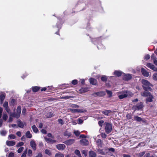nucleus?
<instances>
[{"instance_id": "e2e57ef3", "label": "nucleus", "mask_w": 157, "mask_h": 157, "mask_svg": "<svg viewBox=\"0 0 157 157\" xmlns=\"http://www.w3.org/2000/svg\"><path fill=\"white\" fill-rule=\"evenodd\" d=\"M150 58V56L149 55H147L144 57L145 59H147H147H149Z\"/></svg>"}, {"instance_id": "4468645a", "label": "nucleus", "mask_w": 157, "mask_h": 157, "mask_svg": "<svg viewBox=\"0 0 157 157\" xmlns=\"http://www.w3.org/2000/svg\"><path fill=\"white\" fill-rule=\"evenodd\" d=\"M80 143L83 145H87L89 144V142L85 139H83L80 141Z\"/></svg>"}, {"instance_id": "f704fd0d", "label": "nucleus", "mask_w": 157, "mask_h": 157, "mask_svg": "<svg viewBox=\"0 0 157 157\" xmlns=\"http://www.w3.org/2000/svg\"><path fill=\"white\" fill-rule=\"evenodd\" d=\"M134 119L135 120L138 121H140L142 120L141 118L137 116H135Z\"/></svg>"}, {"instance_id": "79ce46f5", "label": "nucleus", "mask_w": 157, "mask_h": 157, "mask_svg": "<svg viewBox=\"0 0 157 157\" xmlns=\"http://www.w3.org/2000/svg\"><path fill=\"white\" fill-rule=\"evenodd\" d=\"M69 106L72 108H78V105L75 104H70L69 105Z\"/></svg>"}, {"instance_id": "cd10ccee", "label": "nucleus", "mask_w": 157, "mask_h": 157, "mask_svg": "<svg viewBox=\"0 0 157 157\" xmlns=\"http://www.w3.org/2000/svg\"><path fill=\"white\" fill-rule=\"evenodd\" d=\"M25 135L27 138H31L32 137V135L30 133L29 131H27L26 132Z\"/></svg>"}, {"instance_id": "393cba45", "label": "nucleus", "mask_w": 157, "mask_h": 157, "mask_svg": "<svg viewBox=\"0 0 157 157\" xmlns=\"http://www.w3.org/2000/svg\"><path fill=\"white\" fill-rule=\"evenodd\" d=\"M150 94L149 92L147 91H145L144 92H142L141 94V95L144 97L148 96Z\"/></svg>"}, {"instance_id": "1a4fd4ad", "label": "nucleus", "mask_w": 157, "mask_h": 157, "mask_svg": "<svg viewBox=\"0 0 157 157\" xmlns=\"http://www.w3.org/2000/svg\"><path fill=\"white\" fill-rule=\"evenodd\" d=\"M66 146L64 144H59L56 145V147L60 151L63 150L65 148Z\"/></svg>"}, {"instance_id": "f03ea898", "label": "nucleus", "mask_w": 157, "mask_h": 157, "mask_svg": "<svg viewBox=\"0 0 157 157\" xmlns=\"http://www.w3.org/2000/svg\"><path fill=\"white\" fill-rule=\"evenodd\" d=\"M142 83L143 84V87L145 90L150 89V86H152L151 84L147 80L143 79Z\"/></svg>"}, {"instance_id": "aec40b11", "label": "nucleus", "mask_w": 157, "mask_h": 157, "mask_svg": "<svg viewBox=\"0 0 157 157\" xmlns=\"http://www.w3.org/2000/svg\"><path fill=\"white\" fill-rule=\"evenodd\" d=\"M148 97L146 99V102H151L152 101V99L153 98V97L151 94H150Z\"/></svg>"}, {"instance_id": "b1692460", "label": "nucleus", "mask_w": 157, "mask_h": 157, "mask_svg": "<svg viewBox=\"0 0 157 157\" xmlns=\"http://www.w3.org/2000/svg\"><path fill=\"white\" fill-rule=\"evenodd\" d=\"M32 129L33 131L36 133L38 132V129L36 127L35 125H34L32 127Z\"/></svg>"}, {"instance_id": "8fccbe9b", "label": "nucleus", "mask_w": 157, "mask_h": 157, "mask_svg": "<svg viewBox=\"0 0 157 157\" xmlns=\"http://www.w3.org/2000/svg\"><path fill=\"white\" fill-rule=\"evenodd\" d=\"M98 152L99 153H100V154H101L102 155H105V152H104L102 150H101V149H99V150H98Z\"/></svg>"}, {"instance_id": "58836bf2", "label": "nucleus", "mask_w": 157, "mask_h": 157, "mask_svg": "<svg viewBox=\"0 0 157 157\" xmlns=\"http://www.w3.org/2000/svg\"><path fill=\"white\" fill-rule=\"evenodd\" d=\"M0 133L2 136H5L7 133V132L5 130H2L0 131Z\"/></svg>"}, {"instance_id": "7c9ffc66", "label": "nucleus", "mask_w": 157, "mask_h": 157, "mask_svg": "<svg viewBox=\"0 0 157 157\" xmlns=\"http://www.w3.org/2000/svg\"><path fill=\"white\" fill-rule=\"evenodd\" d=\"M55 157H64V155L60 152H59L56 154Z\"/></svg>"}, {"instance_id": "5fc2aeb1", "label": "nucleus", "mask_w": 157, "mask_h": 157, "mask_svg": "<svg viewBox=\"0 0 157 157\" xmlns=\"http://www.w3.org/2000/svg\"><path fill=\"white\" fill-rule=\"evenodd\" d=\"M97 143L98 146L100 145L101 144V140L100 139L98 140L97 141Z\"/></svg>"}, {"instance_id": "69168bd1", "label": "nucleus", "mask_w": 157, "mask_h": 157, "mask_svg": "<svg viewBox=\"0 0 157 157\" xmlns=\"http://www.w3.org/2000/svg\"><path fill=\"white\" fill-rule=\"evenodd\" d=\"M101 137L104 138H105L106 137V135L105 134V133H102L101 134Z\"/></svg>"}, {"instance_id": "774afa93", "label": "nucleus", "mask_w": 157, "mask_h": 157, "mask_svg": "<svg viewBox=\"0 0 157 157\" xmlns=\"http://www.w3.org/2000/svg\"><path fill=\"white\" fill-rule=\"evenodd\" d=\"M14 156V153H13L11 152L10 153L8 157H13Z\"/></svg>"}, {"instance_id": "423d86ee", "label": "nucleus", "mask_w": 157, "mask_h": 157, "mask_svg": "<svg viewBox=\"0 0 157 157\" xmlns=\"http://www.w3.org/2000/svg\"><path fill=\"white\" fill-rule=\"evenodd\" d=\"M147 66L148 67L152 70L155 71H157V67H155L151 63H148L147 64Z\"/></svg>"}, {"instance_id": "bb28decb", "label": "nucleus", "mask_w": 157, "mask_h": 157, "mask_svg": "<svg viewBox=\"0 0 157 157\" xmlns=\"http://www.w3.org/2000/svg\"><path fill=\"white\" fill-rule=\"evenodd\" d=\"M111 112L110 110H106L102 111V113L105 115H108Z\"/></svg>"}, {"instance_id": "20e7f679", "label": "nucleus", "mask_w": 157, "mask_h": 157, "mask_svg": "<svg viewBox=\"0 0 157 157\" xmlns=\"http://www.w3.org/2000/svg\"><path fill=\"white\" fill-rule=\"evenodd\" d=\"M143 107V103L142 102H140L137 104L136 105H134L132 107V109L135 110H139L141 109Z\"/></svg>"}, {"instance_id": "dca6fc26", "label": "nucleus", "mask_w": 157, "mask_h": 157, "mask_svg": "<svg viewBox=\"0 0 157 157\" xmlns=\"http://www.w3.org/2000/svg\"><path fill=\"white\" fill-rule=\"evenodd\" d=\"M44 138L45 141L48 143H53L56 142L55 140H52L50 138H48L45 137H44Z\"/></svg>"}, {"instance_id": "338daca9", "label": "nucleus", "mask_w": 157, "mask_h": 157, "mask_svg": "<svg viewBox=\"0 0 157 157\" xmlns=\"http://www.w3.org/2000/svg\"><path fill=\"white\" fill-rule=\"evenodd\" d=\"M103 123L104 121H100L98 122V124L100 126H102Z\"/></svg>"}, {"instance_id": "f257e3e1", "label": "nucleus", "mask_w": 157, "mask_h": 157, "mask_svg": "<svg viewBox=\"0 0 157 157\" xmlns=\"http://www.w3.org/2000/svg\"><path fill=\"white\" fill-rule=\"evenodd\" d=\"M118 97L120 99H122L128 96H132L133 94L130 91H124L117 93Z\"/></svg>"}, {"instance_id": "c85d7f7f", "label": "nucleus", "mask_w": 157, "mask_h": 157, "mask_svg": "<svg viewBox=\"0 0 157 157\" xmlns=\"http://www.w3.org/2000/svg\"><path fill=\"white\" fill-rule=\"evenodd\" d=\"M5 98V95L4 94H2L0 96V99L1 100V103L2 104L3 102V100Z\"/></svg>"}, {"instance_id": "c756f323", "label": "nucleus", "mask_w": 157, "mask_h": 157, "mask_svg": "<svg viewBox=\"0 0 157 157\" xmlns=\"http://www.w3.org/2000/svg\"><path fill=\"white\" fill-rule=\"evenodd\" d=\"M40 89V87L38 86H34L33 87L32 90L33 91L36 92L37 91Z\"/></svg>"}, {"instance_id": "c9c22d12", "label": "nucleus", "mask_w": 157, "mask_h": 157, "mask_svg": "<svg viewBox=\"0 0 157 157\" xmlns=\"http://www.w3.org/2000/svg\"><path fill=\"white\" fill-rule=\"evenodd\" d=\"M107 79V76L105 75H103L101 77V80L103 81H106Z\"/></svg>"}, {"instance_id": "f3484780", "label": "nucleus", "mask_w": 157, "mask_h": 157, "mask_svg": "<svg viewBox=\"0 0 157 157\" xmlns=\"http://www.w3.org/2000/svg\"><path fill=\"white\" fill-rule=\"evenodd\" d=\"M6 144L8 146H11L15 145V142L12 141H7L6 142Z\"/></svg>"}, {"instance_id": "7ed1b4c3", "label": "nucleus", "mask_w": 157, "mask_h": 157, "mask_svg": "<svg viewBox=\"0 0 157 157\" xmlns=\"http://www.w3.org/2000/svg\"><path fill=\"white\" fill-rule=\"evenodd\" d=\"M105 132L107 133H109L112 130V124L109 123H105Z\"/></svg>"}, {"instance_id": "ea45409f", "label": "nucleus", "mask_w": 157, "mask_h": 157, "mask_svg": "<svg viewBox=\"0 0 157 157\" xmlns=\"http://www.w3.org/2000/svg\"><path fill=\"white\" fill-rule=\"evenodd\" d=\"M106 91L108 94L109 95V97H110L112 96V93L111 91L106 90Z\"/></svg>"}, {"instance_id": "37998d69", "label": "nucleus", "mask_w": 157, "mask_h": 157, "mask_svg": "<svg viewBox=\"0 0 157 157\" xmlns=\"http://www.w3.org/2000/svg\"><path fill=\"white\" fill-rule=\"evenodd\" d=\"M3 106L5 109L8 107V102L7 101H5L3 104Z\"/></svg>"}, {"instance_id": "f8f14e48", "label": "nucleus", "mask_w": 157, "mask_h": 157, "mask_svg": "<svg viewBox=\"0 0 157 157\" xmlns=\"http://www.w3.org/2000/svg\"><path fill=\"white\" fill-rule=\"evenodd\" d=\"M132 78V76L130 74H124V75L123 79L125 80H130Z\"/></svg>"}, {"instance_id": "603ef678", "label": "nucleus", "mask_w": 157, "mask_h": 157, "mask_svg": "<svg viewBox=\"0 0 157 157\" xmlns=\"http://www.w3.org/2000/svg\"><path fill=\"white\" fill-rule=\"evenodd\" d=\"M74 134H75V135L77 136H78L80 134V132L78 131H75L74 132Z\"/></svg>"}, {"instance_id": "4be33fe9", "label": "nucleus", "mask_w": 157, "mask_h": 157, "mask_svg": "<svg viewBox=\"0 0 157 157\" xmlns=\"http://www.w3.org/2000/svg\"><path fill=\"white\" fill-rule=\"evenodd\" d=\"M96 154L95 152L92 151L89 152V157H95Z\"/></svg>"}, {"instance_id": "09e8293b", "label": "nucleus", "mask_w": 157, "mask_h": 157, "mask_svg": "<svg viewBox=\"0 0 157 157\" xmlns=\"http://www.w3.org/2000/svg\"><path fill=\"white\" fill-rule=\"evenodd\" d=\"M24 148L23 147H20L17 150V152L18 153H21L23 150Z\"/></svg>"}, {"instance_id": "3c124183", "label": "nucleus", "mask_w": 157, "mask_h": 157, "mask_svg": "<svg viewBox=\"0 0 157 157\" xmlns=\"http://www.w3.org/2000/svg\"><path fill=\"white\" fill-rule=\"evenodd\" d=\"M71 83L73 85H75L77 84L78 81L77 80L75 79L74 80L72 81Z\"/></svg>"}, {"instance_id": "39448f33", "label": "nucleus", "mask_w": 157, "mask_h": 157, "mask_svg": "<svg viewBox=\"0 0 157 157\" xmlns=\"http://www.w3.org/2000/svg\"><path fill=\"white\" fill-rule=\"evenodd\" d=\"M21 111V107L20 106H18L17 109V113H15V116H14L15 118H18L19 117Z\"/></svg>"}, {"instance_id": "2f4dec72", "label": "nucleus", "mask_w": 157, "mask_h": 157, "mask_svg": "<svg viewBox=\"0 0 157 157\" xmlns=\"http://www.w3.org/2000/svg\"><path fill=\"white\" fill-rule=\"evenodd\" d=\"M75 153L76 155H78V157H82L81 155L80 151L78 150H75Z\"/></svg>"}, {"instance_id": "473e14b6", "label": "nucleus", "mask_w": 157, "mask_h": 157, "mask_svg": "<svg viewBox=\"0 0 157 157\" xmlns=\"http://www.w3.org/2000/svg\"><path fill=\"white\" fill-rule=\"evenodd\" d=\"M8 139H15L16 136L14 134H10L9 135L8 137Z\"/></svg>"}, {"instance_id": "680f3d73", "label": "nucleus", "mask_w": 157, "mask_h": 157, "mask_svg": "<svg viewBox=\"0 0 157 157\" xmlns=\"http://www.w3.org/2000/svg\"><path fill=\"white\" fill-rule=\"evenodd\" d=\"M151 58L152 59H153V61H154L155 60V59H156V57L155 56V55L154 54H153L151 56Z\"/></svg>"}, {"instance_id": "864d4df0", "label": "nucleus", "mask_w": 157, "mask_h": 157, "mask_svg": "<svg viewBox=\"0 0 157 157\" xmlns=\"http://www.w3.org/2000/svg\"><path fill=\"white\" fill-rule=\"evenodd\" d=\"M32 151L31 150L29 149L28 150V155L29 156H30L32 155Z\"/></svg>"}, {"instance_id": "a878e982", "label": "nucleus", "mask_w": 157, "mask_h": 157, "mask_svg": "<svg viewBox=\"0 0 157 157\" xmlns=\"http://www.w3.org/2000/svg\"><path fill=\"white\" fill-rule=\"evenodd\" d=\"M17 124L19 127L21 128H23L24 127V124L21 121H19L17 122Z\"/></svg>"}, {"instance_id": "0e129e2a", "label": "nucleus", "mask_w": 157, "mask_h": 157, "mask_svg": "<svg viewBox=\"0 0 157 157\" xmlns=\"http://www.w3.org/2000/svg\"><path fill=\"white\" fill-rule=\"evenodd\" d=\"M82 153L85 156H86L87 155V152L85 150H82Z\"/></svg>"}, {"instance_id": "a18cd8bd", "label": "nucleus", "mask_w": 157, "mask_h": 157, "mask_svg": "<svg viewBox=\"0 0 157 157\" xmlns=\"http://www.w3.org/2000/svg\"><path fill=\"white\" fill-rule=\"evenodd\" d=\"M52 87L50 88V87H44L41 89V91H45L47 89H52Z\"/></svg>"}, {"instance_id": "a211bd4d", "label": "nucleus", "mask_w": 157, "mask_h": 157, "mask_svg": "<svg viewBox=\"0 0 157 157\" xmlns=\"http://www.w3.org/2000/svg\"><path fill=\"white\" fill-rule=\"evenodd\" d=\"M9 117L8 120V122H11L13 121V118L12 117H15V113H10V114L9 115Z\"/></svg>"}, {"instance_id": "ddd939ff", "label": "nucleus", "mask_w": 157, "mask_h": 157, "mask_svg": "<svg viewBox=\"0 0 157 157\" xmlns=\"http://www.w3.org/2000/svg\"><path fill=\"white\" fill-rule=\"evenodd\" d=\"M63 135L66 136H70L71 135V132L69 129L66 130L63 132Z\"/></svg>"}, {"instance_id": "6e6552de", "label": "nucleus", "mask_w": 157, "mask_h": 157, "mask_svg": "<svg viewBox=\"0 0 157 157\" xmlns=\"http://www.w3.org/2000/svg\"><path fill=\"white\" fill-rule=\"evenodd\" d=\"M105 94V93L104 91H100L97 92H95L92 94V95L94 97L97 96H102Z\"/></svg>"}, {"instance_id": "052dcab7", "label": "nucleus", "mask_w": 157, "mask_h": 157, "mask_svg": "<svg viewBox=\"0 0 157 157\" xmlns=\"http://www.w3.org/2000/svg\"><path fill=\"white\" fill-rule=\"evenodd\" d=\"M26 112V109L25 108H23L22 109V114H23V115H25Z\"/></svg>"}, {"instance_id": "9d476101", "label": "nucleus", "mask_w": 157, "mask_h": 157, "mask_svg": "<svg viewBox=\"0 0 157 157\" xmlns=\"http://www.w3.org/2000/svg\"><path fill=\"white\" fill-rule=\"evenodd\" d=\"M74 142V140L73 139H69L65 141L63 143L67 145H70Z\"/></svg>"}, {"instance_id": "c03bdc74", "label": "nucleus", "mask_w": 157, "mask_h": 157, "mask_svg": "<svg viewBox=\"0 0 157 157\" xmlns=\"http://www.w3.org/2000/svg\"><path fill=\"white\" fill-rule=\"evenodd\" d=\"M27 148L26 149L25 151H24V152L22 154V155H21V157H26V155L27 153Z\"/></svg>"}, {"instance_id": "72a5a7b5", "label": "nucleus", "mask_w": 157, "mask_h": 157, "mask_svg": "<svg viewBox=\"0 0 157 157\" xmlns=\"http://www.w3.org/2000/svg\"><path fill=\"white\" fill-rule=\"evenodd\" d=\"M53 113L52 112H49L46 115V116L47 117H51L54 116Z\"/></svg>"}, {"instance_id": "6e6d98bb", "label": "nucleus", "mask_w": 157, "mask_h": 157, "mask_svg": "<svg viewBox=\"0 0 157 157\" xmlns=\"http://www.w3.org/2000/svg\"><path fill=\"white\" fill-rule=\"evenodd\" d=\"M24 144V143L23 142H20V143H18L17 145V147H20V146H22Z\"/></svg>"}, {"instance_id": "6ab92c4d", "label": "nucleus", "mask_w": 157, "mask_h": 157, "mask_svg": "<svg viewBox=\"0 0 157 157\" xmlns=\"http://www.w3.org/2000/svg\"><path fill=\"white\" fill-rule=\"evenodd\" d=\"M114 75H116L117 76H121L122 74H124L122 73L121 71H115L114 73Z\"/></svg>"}, {"instance_id": "de8ad7c7", "label": "nucleus", "mask_w": 157, "mask_h": 157, "mask_svg": "<svg viewBox=\"0 0 157 157\" xmlns=\"http://www.w3.org/2000/svg\"><path fill=\"white\" fill-rule=\"evenodd\" d=\"M9 127H11L14 128H17V125L15 124H9Z\"/></svg>"}, {"instance_id": "bf43d9fd", "label": "nucleus", "mask_w": 157, "mask_h": 157, "mask_svg": "<svg viewBox=\"0 0 157 157\" xmlns=\"http://www.w3.org/2000/svg\"><path fill=\"white\" fill-rule=\"evenodd\" d=\"M43 155L40 152H39L38 153L37 155H36L35 157H42Z\"/></svg>"}, {"instance_id": "412c9836", "label": "nucleus", "mask_w": 157, "mask_h": 157, "mask_svg": "<svg viewBox=\"0 0 157 157\" xmlns=\"http://www.w3.org/2000/svg\"><path fill=\"white\" fill-rule=\"evenodd\" d=\"M90 83L92 85H96L97 84V80L94 78H90Z\"/></svg>"}, {"instance_id": "9b49d317", "label": "nucleus", "mask_w": 157, "mask_h": 157, "mask_svg": "<svg viewBox=\"0 0 157 157\" xmlns=\"http://www.w3.org/2000/svg\"><path fill=\"white\" fill-rule=\"evenodd\" d=\"M141 72L142 75L145 77H148L149 76V73L144 68H142Z\"/></svg>"}, {"instance_id": "2eb2a0df", "label": "nucleus", "mask_w": 157, "mask_h": 157, "mask_svg": "<svg viewBox=\"0 0 157 157\" xmlns=\"http://www.w3.org/2000/svg\"><path fill=\"white\" fill-rule=\"evenodd\" d=\"M30 145L32 148L34 150L36 148V144L34 140H32L30 142Z\"/></svg>"}, {"instance_id": "4d7b16f0", "label": "nucleus", "mask_w": 157, "mask_h": 157, "mask_svg": "<svg viewBox=\"0 0 157 157\" xmlns=\"http://www.w3.org/2000/svg\"><path fill=\"white\" fill-rule=\"evenodd\" d=\"M98 48L99 49H102L104 48L102 44H98L97 46Z\"/></svg>"}, {"instance_id": "13d9d810", "label": "nucleus", "mask_w": 157, "mask_h": 157, "mask_svg": "<svg viewBox=\"0 0 157 157\" xmlns=\"http://www.w3.org/2000/svg\"><path fill=\"white\" fill-rule=\"evenodd\" d=\"M5 109L8 113L9 114V115L10 114V113H11L10 112V110L9 108V107L5 108Z\"/></svg>"}, {"instance_id": "0eeeda50", "label": "nucleus", "mask_w": 157, "mask_h": 157, "mask_svg": "<svg viewBox=\"0 0 157 157\" xmlns=\"http://www.w3.org/2000/svg\"><path fill=\"white\" fill-rule=\"evenodd\" d=\"M68 111H71L72 113H82L85 111V110H82L81 109H68Z\"/></svg>"}, {"instance_id": "a19ab883", "label": "nucleus", "mask_w": 157, "mask_h": 157, "mask_svg": "<svg viewBox=\"0 0 157 157\" xmlns=\"http://www.w3.org/2000/svg\"><path fill=\"white\" fill-rule=\"evenodd\" d=\"M2 118L4 120H6L8 118L7 115L5 113H3Z\"/></svg>"}, {"instance_id": "49530a36", "label": "nucleus", "mask_w": 157, "mask_h": 157, "mask_svg": "<svg viewBox=\"0 0 157 157\" xmlns=\"http://www.w3.org/2000/svg\"><path fill=\"white\" fill-rule=\"evenodd\" d=\"M45 153L49 155H51V153L50 151L48 149H46L45 151Z\"/></svg>"}, {"instance_id": "4c0bfd02", "label": "nucleus", "mask_w": 157, "mask_h": 157, "mask_svg": "<svg viewBox=\"0 0 157 157\" xmlns=\"http://www.w3.org/2000/svg\"><path fill=\"white\" fill-rule=\"evenodd\" d=\"M15 100L12 99L10 103V106H13L15 104Z\"/></svg>"}, {"instance_id": "5701e85b", "label": "nucleus", "mask_w": 157, "mask_h": 157, "mask_svg": "<svg viewBox=\"0 0 157 157\" xmlns=\"http://www.w3.org/2000/svg\"><path fill=\"white\" fill-rule=\"evenodd\" d=\"M88 91V89L86 88H82L79 90V91L82 93L87 92Z\"/></svg>"}, {"instance_id": "e433bc0d", "label": "nucleus", "mask_w": 157, "mask_h": 157, "mask_svg": "<svg viewBox=\"0 0 157 157\" xmlns=\"http://www.w3.org/2000/svg\"><path fill=\"white\" fill-rule=\"evenodd\" d=\"M152 78L154 80H157V73H155L153 75Z\"/></svg>"}]
</instances>
